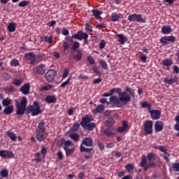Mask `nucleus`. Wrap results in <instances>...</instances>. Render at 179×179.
<instances>
[{
	"mask_svg": "<svg viewBox=\"0 0 179 179\" xmlns=\"http://www.w3.org/2000/svg\"><path fill=\"white\" fill-rule=\"evenodd\" d=\"M85 37H89V35H87L86 33H83V31L81 30L77 31L76 34H73L71 36L72 38L80 41L83 40Z\"/></svg>",
	"mask_w": 179,
	"mask_h": 179,
	"instance_id": "nucleus-8",
	"label": "nucleus"
},
{
	"mask_svg": "<svg viewBox=\"0 0 179 179\" xmlns=\"http://www.w3.org/2000/svg\"><path fill=\"white\" fill-rule=\"evenodd\" d=\"M64 150L66 152V157L72 155L73 152H74V149L73 148H64Z\"/></svg>",
	"mask_w": 179,
	"mask_h": 179,
	"instance_id": "nucleus-41",
	"label": "nucleus"
},
{
	"mask_svg": "<svg viewBox=\"0 0 179 179\" xmlns=\"http://www.w3.org/2000/svg\"><path fill=\"white\" fill-rule=\"evenodd\" d=\"M156 167V163L155 162H150L146 166H144L143 171H146L147 170H149L150 169H153Z\"/></svg>",
	"mask_w": 179,
	"mask_h": 179,
	"instance_id": "nucleus-32",
	"label": "nucleus"
},
{
	"mask_svg": "<svg viewBox=\"0 0 179 179\" xmlns=\"http://www.w3.org/2000/svg\"><path fill=\"white\" fill-rule=\"evenodd\" d=\"M64 51H66L70 48V43L68 41H64L63 43Z\"/></svg>",
	"mask_w": 179,
	"mask_h": 179,
	"instance_id": "nucleus-55",
	"label": "nucleus"
},
{
	"mask_svg": "<svg viewBox=\"0 0 179 179\" xmlns=\"http://www.w3.org/2000/svg\"><path fill=\"white\" fill-rule=\"evenodd\" d=\"M14 111V106H9L6 107V108L3 110V113L7 115H10L12 114Z\"/></svg>",
	"mask_w": 179,
	"mask_h": 179,
	"instance_id": "nucleus-23",
	"label": "nucleus"
},
{
	"mask_svg": "<svg viewBox=\"0 0 179 179\" xmlns=\"http://www.w3.org/2000/svg\"><path fill=\"white\" fill-rule=\"evenodd\" d=\"M124 16L122 13H111L110 21L113 22H118L120 19H123Z\"/></svg>",
	"mask_w": 179,
	"mask_h": 179,
	"instance_id": "nucleus-14",
	"label": "nucleus"
},
{
	"mask_svg": "<svg viewBox=\"0 0 179 179\" xmlns=\"http://www.w3.org/2000/svg\"><path fill=\"white\" fill-rule=\"evenodd\" d=\"M45 122L44 121L39 122L38 124V128L36 129V131L45 132L46 129H45Z\"/></svg>",
	"mask_w": 179,
	"mask_h": 179,
	"instance_id": "nucleus-22",
	"label": "nucleus"
},
{
	"mask_svg": "<svg viewBox=\"0 0 179 179\" xmlns=\"http://www.w3.org/2000/svg\"><path fill=\"white\" fill-rule=\"evenodd\" d=\"M0 157H1L3 159H13L14 158V154L11 151L0 150Z\"/></svg>",
	"mask_w": 179,
	"mask_h": 179,
	"instance_id": "nucleus-10",
	"label": "nucleus"
},
{
	"mask_svg": "<svg viewBox=\"0 0 179 179\" xmlns=\"http://www.w3.org/2000/svg\"><path fill=\"white\" fill-rule=\"evenodd\" d=\"M48 152V148H45V147H43L41 148V153L43 156V159H45V156H46V154Z\"/></svg>",
	"mask_w": 179,
	"mask_h": 179,
	"instance_id": "nucleus-52",
	"label": "nucleus"
},
{
	"mask_svg": "<svg viewBox=\"0 0 179 179\" xmlns=\"http://www.w3.org/2000/svg\"><path fill=\"white\" fill-rule=\"evenodd\" d=\"M115 123V120L113 117H109L108 120H106L105 122L106 126L108 127H112Z\"/></svg>",
	"mask_w": 179,
	"mask_h": 179,
	"instance_id": "nucleus-28",
	"label": "nucleus"
},
{
	"mask_svg": "<svg viewBox=\"0 0 179 179\" xmlns=\"http://www.w3.org/2000/svg\"><path fill=\"white\" fill-rule=\"evenodd\" d=\"M141 107L143 108H148V110L150 111L151 110L152 108V106L150 104H149L148 102L145 101L141 103Z\"/></svg>",
	"mask_w": 179,
	"mask_h": 179,
	"instance_id": "nucleus-44",
	"label": "nucleus"
},
{
	"mask_svg": "<svg viewBox=\"0 0 179 179\" xmlns=\"http://www.w3.org/2000/svg\"><path fill=\"white\" fill-rule=\"evenodd\" d=\"M164 129V124L161 121H157L155 124V132H161Z\"/></svg>",
	"mask_w": 179,
	"mask_h": 179,
	"instance_id": "nucleus-17",
	"label": "nucleus"
},
{
	"mask_svg": "<svg viewBox=\"0 0 179 179\" xmlns=\"http://www.w3.org/2000/svg\"><path fill=\"white\" fill-rule=\"evenodd\" d=\"M148 163V159L146 158V156L143 155L141 158V162L140 163V166L143 168H145Z\"/></svg>",
	"mask_w": 179,
	"mask_h": 179,
	"instance_id": "nucleus-38",
	"label": "nucleus"
},
{
	"mask_svg": "<svg viewBox=\"0 0 179 179\" xmlns=\"http://www.w3.org/2000/svg\"><path fill=\"white\" fill-rule=\"evenodd\" d=\"M83 55L80 50H78L77 55L73 56V59H74L76 61H80L83 57Z\"/></svg>",
	"mask_w": 179,
	"mask_h": 179,
	"instance_id": "nucleus-34",
	"label": "nucleus"
},
{
	"mask_svg": "<svg viewBox=\"0 0 179 179\" xmlns=\"http://www.w3.org/2000/svg\"><path fill=\"white\" fill-rule=\"evenodd\" d=\"M79 127H80V124L79 123H75L74 124H73V126L71 129V131L72 132H76V131H78Z\"/></svg>",
	"mask_w": 179,
	"mask_h": 179,
	"instance_id": "nucleus-48",
	"label": "nucleus"
},
{
	"mask_svg": "<svg viewBox=\"0 0 179 179\" xmlns=\"http://www.w3.org/2000/svg\"><path fill=\"white\" fill-rule=\"evenodd\" d=\"M72 79V76H70V77L69 78V79H67L66 81H64L63 83L61 84L60 87L64 88L66 87L67 85H69L70 83V80Z\"/></svg>",
	"mask_w": 179,
	"mask_h": 179,
	"instance_id": "nucleus-45",
	"label": "nucleus"
},
{
	"mask_svg": "<svg viewBox=\"0 0 179 179\" xmlns=\"http://www.w3.org/2000/svg\"><path fill=\"white\" fill-rule=\"evenodd\" d=\"M78 79L83 80V81L87 80L90 78L87 76L80 75L78 77Z\"/></svg>",
	"mask_w": 179,
	"mask_h": 179,
	"instance_id": "nucleus-59",
	"label": "nucleus"
},
{
	"mask_svg": "<svg viewBox=\"0 0 179 179\" xmlns=\"http://www.w3.org/2000/svg\"><path fill=\"white\" fill-rule=\"evenodd\" d=\"M85 30L88 31L89 32L92 33V31H93L92 27L90 25V24L86 23V24H85Z\"/></svg>",
	"mask_w": 179,
	"mask_h": 179,
	"instance_id": "nucleus-57",
	"label": "nucleus"
},
{
	"mask_svg": "<svg viewBox=\"0 0 179 179\" xmlns=\"http://www.w3.org/2000/svg\"><path fill=\"white\" fill-rule=\"evenodd\" d=\"M15 102L17 115L22 116L26 113L27 115L31 113L32 117H35L42 113L39 103L37 101H34L33 105L27 106L28 101L25 96L22 97L20 103L18 102L17 99H15ZM27 106V108H26Z\"/></svg>",
	"mask_w": 179,
	"mask_h": 179,
	"instance_id": "nucleus-1",
	"label": "nucleus"
},
{
	"mask_svg": "<svg viewBox=\"0 0 179 179\" xmlns=\"http://www.w3.org/2000/svg\"><path fill=\"white\" fill-rule=\"evenodd\" d=\"M12 103H13L12 99L8 98H6L3 99V101H2L3 106L4 107H9V106H10Z\"/></svg>",
	"mask_w": 179,
	"mask_h": 179,
	"instance_id": "nucleus-30",
	"label": "nucleus"
},
{
	"mask_svg": "<svg viewBox=\"0 0 179 179\" xmlns=\"http://www.w3.org/2000/svg\"><path fill=\"white\" fill-rule=\"evenodd\" d=\"M115 92L118 94L119 97L112 96L109 99L110 103L115 107L122 108L131 101V96L134 97V91L129 87H126L124 92H122L121 88H115Z\"/></svg>",
	"mask_w": 179,
	"mask_h": 179,
	"instance_id": "nucleus-2",
	"label": "nucleus"
},
{
	"mask_svg": "<svg viewBox=\"0 0 179 179\" xmlns=\"http://www.w3.org/2000/svg\"><path fill=\"white\" fill-rule=\"evenodd\" d=\"M149 113L151 115L152 120H159L161 117L162 113L160 110H159L157 109L150 110Z\"/></svg>",
	"mask_w": 179,
	"mask_h": 179,
	"instance_id": "nucleus-11",
	"label": "nucleus"
},
{
	"mask_svg": "<svg viewBox=\"0 0 179 179\" xmlns=\"http://www.w3.org/2000/svg\"><path fill=\"white\" fill-rule=\"evenodd\" d=\"M6 134L10 138L11 141L13 142H16L17 141V136L16 134L13 132H11L10 131H8L6 132Z\"/></svg>",
	"mask_w": 179,
	"mask_h": 179,
	"instance_id": "nucleus-27",
	"label": "nucleus"
},
{
	"mask_svg": "<svg viewBox=\"0 0 179 179\" xmlns=\"http://www.w3.org/2000/svg\"><path fill=\"white\" fill-rule=\"evenodd\" d=\"M104 48H106V41H104V40H102L100 41L99 43V49L103 50Z\"/></svg>",
	"mask_w": 179,
	"mask_h": 179,
	"instance_id": "nucleus-63",
	"label": "nucleus"
},
{
	"mask_svg": "<svg viewBox=\"0 0 179 179\" xmlns=\"http://www.w3.org/2000/svg\"><path fill=\"white\" fill-rule=\"evenodd\" d=\"M64 148H68L69 146H71L72 145V142H71L70 141H66L64 143Z\"/></svg>",
	"mask_w": 179,
	"mask_h": 179,
	"instance_id": "nucleus-62",
	"label": "nucleus"
},
{
	"mask_svg": "<svg viewBox=\"0 0 179 179\" xmlns=\"http://www.w3.org/2000/svg\"><path fill=\"white\" fill-rule=\"evenodd\" d=\"M127 20H129L130 22H136L138 23H146V19L143 18L141 14L133 13L128 16Z\"/></svg>",
	"mask_w": 179,
	"mask_h": 179,
	"instance_id": "nucleus-4",
	"label": "nucleus"
},
{
	"mask_svg": "<svg viewBox=\"0 0 179 179\" xmlns=\"http://www.w3.org/2000/svg\"><path fill=\"white\" fill-rule=\"evenodd\" d=\"M41 39L49 44H51L52 43V36H41Z\"/></svg>",
	"mask_w": 179,
	"mask_h": 179,
	"instance_id": "nucleus-33",
	"label": "nucleus"
},
{
	"mask_svg": "<svg viewBox=\"0 0 179 179\" xmlns=\"http://www.w3.org/2000/svg\"><path fill=\"white\" fill-rule=\"evenodd\" d=\"M0 176L3 178H6L8 177V171L7 169H4L0 171Z\"/></svg>",
	"mask_w": 179,
	"mask_h": 179,
	"instance_id": "nucleus-39",
	"label": "nucleus"
},
{
	"mask_svg": "<svg viewBox=\"0 0 179 179\" xmlns=\"http://www.w3.org/2000/svg\"><path fill=\"white\" fill-rule=\"evenodd\" d=\"M178 81V77L175 76L171 78V79H168L167 78H164V83L166 84H169V85H173Z\"/></svg>",
	"mask_w": 179,
	"mask_h": 179,
	"instance_id": "nucleus-19",
	"label": "nucleus"
},
{
	"mask_svg": "<svg viewBox=\"0 0 179 179\" xmlns=\"http://www.w3.org/2000/svg\"><path fill=\"white\" fill-rule=\"evenodd\" d=\"M173 60L170 59H166L164 60L163 64L166 67H170L173 65Z\"/></svg>",
	"mask_w": 179,
	"mask_h": 179,
	"instance_id": "nucleus-37",
	"label": "nucleus"
},
{
	"mask_svg": "<svg viewBox=\"0 0 179 179\" xmlns=\"http://www.w3.org/2000/svg\"><path fill=\"white\" fill-rule=\"evenodd\" d=\"M156 155L154 152H150L148 154L146 158L148 161H152L155 159Z\"/></svg>",
	"mask_w": 179,
	"mask_h": 179,
	"instance_id": "nucleus-43",
	"label": "nucleus"
},
{
	"mask_svg": "<svg viewBox=\"0 0 179 179\" xmlns=\"http://www.w3.org/2000/svg\"><path fill=\"white\" fill-rule=\"evenodd\" d=\"M93 121V117L91 115H87L85 117L82 118L80 125L84 131H92L96 127V123L92 122Z\"/></svg>",
	"mask_w": 179,
	"mask_h": 179,
	"instance_id": "nucleus-3",
	"label": "nucleus"
},
{
	"mask_svg": "<svg viewBox=\"0 0 179 179\" xmlns=\"http://www.w3.org/2000/svg\"><path fill=\"white\" fill-rule=\"evenodd\" d=\"M35 157H36L37 158H34L33 161H35L37 163L41 162L42 158H41V152H36Z\"/></svg>",
	"mask_w": 179,
	"mask_h": 179,
	"instance_id": "nucleus-50",
	"label": "nucleus"
},
{
	"mask_svg": "<svg viewBox=\"0 0 179 179\" xmlns=\"http://www.w3.org/2000/svg\"><path fill=\"white\" fill-rule=\"evenodd\" d=\"M45 73V64H42L39 66H37L34 70V73L38 74L39 76L44 75Z\"/></svg>",
	"mask_w": 179,
	"mask_h": 179,
	"instance_id": "nucleus-9",
	"label": "nucleus"
},
{
	"mask_svg": "<svg viewBox=\"0 0 179 179\" xmlns=\"http://www.w3.org/2000/svg\"><path fill=\"white\" fill-rule=\"evenodd\" d=\"M30 88H31L30 84L26 83L21 87L20 90L24 95H27V94H29V93L30 92Z\"/></svg>",
	"mask_w": 179,
	"mask_h": 179,
	"instance_id": "nucleus-16",
	"label": "nucleus"
},
{
	"mask_svg": "<svg viewBox=\"0 0 179 179\" xmlns=\"http://www.w3.org/2000/svg\"><path fill=\"white\" fill-rule=\"evenodd\" d=\"M45 101L48 103H55L57 101V98L55 95H48L45 98Z\"/></svg>",
	"mask_w": 179,
	"mask_h": 179,
	"instance_id": "nucleus-20",
	"label": "nucleus"
},
{
	"mask_svg": "<svg viewBox=\"0 0 179 179\" xmlns=\"http://www.w3.org/2000/svg\"><path fill=\"white\" fill-rule=\"evenodd\" d=\"M71 138L75 142H78L80 139V136L78 133H73L70 134Z\"/></svg>",
	"mask_w": 179,
	"mask_h": 179,
	"instance_id": "nucleus-35",
	"label": "nucleus"
},
{
	"mask_svg": "<svg viewBox=\"0 0 179 179\" xmlns=\"http://www.w3.org/2000/svg\"><path fill=\"white\" fill-rule=\"evenodd\" d=\"M3 78L4 79V80H8L11 78V76L9 75L8 73H5L3 74Z\"/></svg>",
	"mask_w": 179,
	"mask_h": 179,
	"instance_id": "nucleus-60",
	"label": "nucleus"
},
{
	"mask_svg": "<svg viewBox=\"0 0 179 179\" xmlns=\"http://www.w3.org/2000/svg\"><path fill=\"white\" fill-rule=\"evenodd\" d=\"M128 128V123L126 121L122 122V127H119L117 129V131L120 133L124 132Z\"/></svg>",
	"mask_w": 179,
	"mask_h": 179,
	"instance_id": "nucleus-24",
	"label": "nucleus"
},
{
	"mask_svg": "<svg viewBox=\"0 0 179 179\" xmlns=\"http://www.w3.org/2000/svg\"><path fill=\"white\" fill-rule=\"evenodd\" d=\"M172 168L175 171L179 172V162L173 163L172 164Z\"/></svg>",
	"mask_w": 179,
	"mask_h": 179,
	"instance_id": "nucleus-54",
	"label": "nucleus"
},
{
	"mask_svg": "<svg viewBox=\"0 0 179 179\" xmlns=\"http://www.w3.org/2000/svg\"><path fill=\"white\" fill-rule=\"evenodd\" d=\"M80 48V43L78 41H75L74 43H73L72 47L71 48V50L72 51H75L76 50H78V48Z\"/></svg>",
	"mask_w": 179,
	"mask_h": 179,
	"instance_id": "nucleus-42",
	"label": "nucleus"
},
{
	"mask_svg": "<svg viewBox=\"0 0 179 179\" xmlns=\"http://www.w3.org/2000/svg\"><path fill=\"white\" fill-rule=\"evenodd\" d=\"M13 83L16 85L17 87L20 86V85H22V80H20V79H15L14 81L13 82Z\"/></svg>",
	"mask_w": 179,
	"mask_h": 179,
	"instance_id": "nucleus-56",
	"label": "nucleus"
},
{
	"mask_svg": "<svg viewBox=\"0 0 179 179\" xmlns=\"http://www.w3.org/2000/svg\"><path fill=\"white\" fill-rule=\"evenodd\" d=\"M144 132L150 135L152 133L153 122L151 120H147L143 123Z\"/></svg>",
	"mask_w": 179,
	"mask_h": 179,
	"instance_id": "nucleus-7",
	"label": "nucleus"
},
{
	"mask_svg": "<svg viewBox=\"0 0 179 179\" xmlns=\"http://www.w3.org/2000/svg\"><path fill=\"white\" fill-rule=\"evenodd\" d=\"M101 134H102L103 136H106V137L115 136V133H113L112 129H109V128L101 129Z\"/></svg>",
	"mask_w": 179,
	"mask_h": 179,
	"instance_id": "nucleus-13",
	"label": "nucleus"
},
{
	"mask_svg": "<svg viewBox=\"0 0 179 179\" xmlns=\"http://www.w3.org/2000/svg\"><path fill=\"white\" fill-rule=\"evenodd\" d=\"M93 150V148H86L84 145H80V152H90Z\"/></svg>",
	"mask_w": 179,
	"mask_h": 179,
	"instance_id": "nucleus-51",
	"label": "nucleus"
},
{
	"mask_svg": "<svg viewBox=\"0 0 179 179\" xmlns=\"http://www.w3.org/2000/svg\"><path fill=\"white\" fill-rule=\"evenodd\" d=\"M69 69H65L64 71V74H63V76H62V78H66L67 76H69Z\"/></svg>",
	"mask_w": 179,
	"mask_h": 179,
	"instance_id": "nucleus-61",
	"label": "nucleus"
},
{
	"mask_svg": "<svg viewBox=\"0 0 179 179\" xmlns=\"http://www.w3.org/2000/svg\"><path fill=\"white\" fill-rule=\"evenodd\" d=\"M48 136L47 131H36V139L38 142L44 141Z\"/></svg>",
	"mask_w": 179,
	"mask_h": 179,
	"instance_id": "nucleus-12",
	"label": "nucleus"
},
{
	"mask_svg": "<svg viewBox=\"0 0 179 179\" xmlns=\"http://www.w3.org/2000/svg\"><path fill=\"white\" fill-rule=\"evenodd\" d=\"M159 151L164 152L165 155H169V152H167L168 150L165 147L159 146Z\"/></svg>",
	"mask_w": 179,
	"mask_h": 179,
	"instance_id": "nucleus-58",
	"label": "nucleus"
},
{
	"mask_svg": "<svg viewBox=\"0 0 179 179\" xmlns=\"http://www.w3.org/2000/svg\"><path fill=\"white\" fill-rule=\"evenodd\" d=\"M29 1H22L20 3H19L18 6L21 8H24L27 6H29Z\"/></svg>",
	"mask_w": 179,
	"mask_h": 179,
	"instance_id": "nucleus-53",
	"label": "nucleus"
},
{
	"mask_svg": "<svg viewBox=\"0 0 179 179\" xmlns=\"http://www.w3.org/2000/svg\"><path fill=\"white\" fill-rule=\"evenodd\" d=\"M125 169L127 171V172L129 173L131 171H133L134 169V165L132 163H128L125 166Z\"/></svg>",
	"mask_w": 179,
	"mask_h": 179,
	"instance_id": "nucleus-40",
	"label": "nucleus"
},
{
	"mask_svg": "<svg viewBox=\"0 0 179 179\" xmlns=\"http://www.w3.org/2000/svg\"><path fill=\"white\" fill-rule=\"evenodd\" d=\"M138 54H141L140 59H141V62L145 64L147 62V59H148L147 56L141 52H138Z\"/></svg>",
	"mask_w": 179,
	"mask_h": 179,
	"instance_id": "nucleus-46",
	"label": "nucleus"
},
{
	"mask_svg": "<svg viewBox=\"0 0 179 179\" xmlns=\"http://www.w3.org/2000/svg\"><path fill=\"white\" fill-rule=\"evenodd\" d=\"M24 57L27 60L36 59L35 54L33 52L25 54Z\"/></svg>",
	"mask_w": 179,
	"mask_h": 179,
	"instance_id": "nucleus-31",
	"label": "nucleus"
},
{
	"mask_svg": "<svg viewBox=\"0 0 179 179\" xmlns=\"http://www.w3.org/2000/svg\"><path fill=\"white\" fill-rule=\"evenodd\" d=\"M16 23L15 22H10L8 26V30L9 31V32L13 33L15 31H16Z\"/></svg>",
	"mask_w": 179,
	"mask_h": 179,
	"instance_id": "nucleus-29",
	"label": "nucleus"
},
{
	"mask_svg": "<svg viewBox=\"0 0 179 179\" xmlns=\"http://www.w3.org/2000/svg\"><path fill=\"white\" fill-rule=\"evenodd\" d=\"M117 37L119 38L118 42L120 43V44L124 45L126 41H127V37L124 36L122 34H118L116 35Z\"/></svg>",
	"mask_w": 179,
	"mask_h": 179,
	"instance_id": "nucleus-21",
	"label": "nucleus"
},
{
	"mask_svg": "<svg viewBox=\"0 0 179 179\" xmlns=\"http://www.w3.org/2000/svg\"><path fill=\"white\" fill-rule=\"evenodd\" d=\"M106 109V107L103 105H98L96 108L93 110L94 113H102Z\"/></svg>",
	"mask_w": 179,
	"mask_h": 179,
	"instance_id": "nucleus-25",
	"label": "nucleus"
},
{
	"mask_svg": "<svg viewBox=\"0 0 179 179\" xmlns=\"http://www.w3.org/2000/svg\"><path fill=\"white\" fill-rule=\"evenodd\" d=\"M92 13L97 20L101 21L103 20L102 17H101V15L103 14L102 11L98 10L97 9H94L92 10Z\"/></svg>",
	"mask_w": 179,
	"mask_h": 179,
	"instance_id": "nucleus-18",
	"label": "nucleus"
},
{
	"mask_svg": "<svg viewBox=\"0 0 179 179\" xmlns=\"http://www.w3.org/2000/svg\"><path fill=\"white\" fill-rule=\"evenodd\" d=\"M99 64L101 66H102L103 69H104L105 70H108V64L106 63V61L103 60V59H101L99 60Z\"/></svg>",
	"mask_w": 179,
	"mask_h": 179,
	"instance_id": "nucleus-49",
	"label": "nucleus"
},
{
	"mask_svg": "<svg viewBox=\"0 0 179 179\" xmlns=\"http://www.w3.org/2000/svg\"><path fill=\"white\" fill-rule=\"evenodd\" d=\"M80 145L92 147V146H93V141H92V138H83Z\"/></svg>",
	"mask_w": 179,
	"mask_h": 179,
	"instance_id": "nucleus-15",
	"label": "nucleus"
},
{
	"mask_svg": "<svg viewBox=\"0 0 179 179\" xmlns=\"http://www.w3.org/2000/svg\"><path fill=\"white\" fill-rule=\"evenodd\" d=\"M176 37L173 36H163L160 38V43L164 45H169L170 43H173L176 41Z\"/></svg>",
	"mask_w": 179,
	"mask_h": 179,
	"instance_id": "nucleus-6",
	"label": "nucleus"
},
{
	"mask_svg": "<svg viewBox=\"0 0 179 179\" xmlns=\"http://www.w3.org/2000/svg\"><path fill=\"white\" fill-rule=\"evenodd\" d=\"M172 28L170 26H164L162 27V32L163 34H170L172 33Z\"/></svg>",
	"mask_w": 179,
	"mask_h": 179,
	"instance_id": "nucleus-26",
	"label": "nucleus"
},
{
	"mask_svg": "<svg viewBox=\"0 0 179 179\" xmlns=\"http://www.w3.org/2000/svg\"><path fill=\"white\" fill-rule=\"evenodd\" d=\"M57 76V71L53 69H50L45 73V78L49 83H52Z\"/></svg>",
	"mask_w": 179,
	"mask_h": 179,
	"instance_id": "nucleus-5",
	"label": "nucleus"
},
{
	"mask_svg": "<svg viewBox=\"0 0 179 179\" xmlns=\"http://www.w3.org/2000/svg\"><path fill=\"white\" fill-rule=\"evenodd\" d=\"M19 65H20V62L16 59H11L10 62V66L12 67H17Z\"/></svg>",
	"mask_w": 179,
	"mask_h": 179,
	"instance_id": "nucleus-36",
	"label": "nucleus"
},
{
	"mask_svg": "<svg viewBox=\"0 0 179 179\" xmlns=\"http://www.w3.org/2000/svg\"><path fill=\"white\" fill-rule=\"evenodd\" d=\"M87 60H88L89 64H95V60H94V59H93V57L92 56H88Z\"/></svg>",
	"mask_w": 179,
	"mask_h": 179,
	"instance_id": "nucleus-64",
	"label": "nucleus"
},
{
	"mask_svg": "<svg viewBox=\"0 0 179 179\" xmlns=\"http://www.w3.org/2000/svg\"><path fill=\"white\" fill-rule=\"evenodd\" d=\"M53 87L52 85H46V86H43L41 88V90H39V92H45V91H48V90H50Z\"/></svg>",
	"mask_w": 179,
	"mask_h": 179,
	"instance_id": "nucleus-47",
	"label": "nucleus"
}]
</instances>
